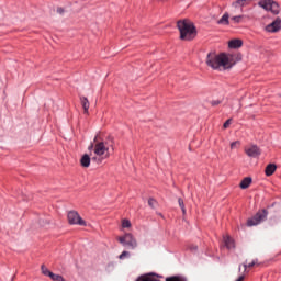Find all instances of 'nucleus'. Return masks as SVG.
I'll list each match as a JSON object with an SVG mask.
<instances>
[{"mask_svg": "<svg viewBox=\"0 0 281 281\" xmlns=\"http://www.w3.org/2000/svg\"><path fill=\"white\" fill-rule=\"evenodd\" d=\"M205 63L211 69L225 71V69H232L234 67V57L225 53L216 54L211 52L207 54Z\"/></svg>", "mask_w": 281, "mask_h": 281, "instance_id": "obj_1", "label": "nucleus"}, {"mask_svg": "<svg viewBox=\"0 0 281 281\" xmlns=\"http://www.w3.org/2000/svg\"><path fill=\"white\" fill-rule=\"evenodd\" d=\"M177 27L180 32L181 41H194V38H196V26H194L192 21L188 19L179 20L177 22Z\"/></svg>", "mask_w": 281, "mask_h": 281, "instance_id": "obj_2", "label": "nucleus"}, {"mask_svg": "<svg viewBox=\"0 0 281 281\" xmlns=\"http://www.w3.org/2000/svg\"><path fill=\"white\" fill-rule=\"evenodd\" d=\"M269 212L267 210L259 211L254 217L247 221L248 227H254L255 225H260L263 221H267Z\"/></svg>", "mask_w": 281, "mask_h": 281, "instance_id": "obj_3", "label": "nucleus"}, {"mask_svg": "<svg viewBox=\"0 0 281 281\" xmlns=\"http://www.w3.org/2000/svg\"><path fill=\"white\" fill-rule=\"evenodd\" d=\"M117 240L121 243V245H123V247H128V249H135L137 247V240L131 233L119 237Z\"/></svg>", "mask_w": 281, "mask_h": 281, "instance_id": "obj_4", "label": "nucleus"}, {"mask_svg": "<svg viewBox=\"0 0 281 281\" xmlns=\"http://www.w3.org/2000/svg\"><path fill=\"white\" fill-rule=\"evenodd\" d=\"M260 8L267 10L268 12H272V14H280V5L278 2L273 0H263L259 2Z\"/></svg>", "mask_w": 281, "mask_h": 281, "instance_id": "obj_5", "label": "nucleus"}, {"mask_svg": "<svg viewBox=\"0 0 281 281\" xmlns=\"http://www.w3.org/2000/svg\"><path fill=\"white\" fill-rule=\"evenodd\" d=\"M67 218L69 225H80L81 227H87V222H85V220H82L80 214H78L76 211H69Z\"/></svg>", "mask_w": 281, "mask_h": 281, "instance_id": "obj_6", "label": "nucleus"}, {"mask_svg": "<svg viewBox=\"0 0 281 281\" xmlns=\"http://www.w3.org/2000/svg\"><path fill=\"white\" fill-rule=\"evenodd\" d=\"M94 155H97V157H102V159H109V147L104 145V142L94 145Z\"/></svg>", "mask_w": 281, "mask_h": 281, "instance_id": "obj_7", "label": "nucleus"}, {"mask_svg": "<svg viewBox=\"0 0 281 281\" xmlns=\"http://www.w3.org/2000/svg\"><path fill=\"white\" fill-rule=\"evenodd\" d=\"M266 32H270L272 34H276V32H280L281 30V19L277 18L272 23L268 24L265 27Z\"/></svg>", "mask_w": 281, "mask_h": 281, "instance_id": "obj_8", "label": "nucleus"}, {"mask_svg": "<svg viewBox=\"0 0 281 281\" xmlns=\"http://www.w3.org/2000/svg\"><path fill=\"white\" fill-rule=\"evenodd\" d=\"M245 153H246V155H248V157L256 158V157H260L261 151L258 146L251 145V146L245 148Z\"/></svg>", "mask_w": 281, "mask_h": 281, "instance_id": "obj_9", "label": "nucleus"}, {"mask_svg": "<svg viewBox=\"0 0 281 281\" xmlns=\"http://www.w3.org/2000/svg\"><path fill=\"white\" fill-rule=\"evenodd\" d=\"M251 1L254 0H236L232 3V8H234L235 10H240V12H243V8L249 5Z\"/></svg>", "mask_w": 281, "mask_h": 281, "instance_id": "obj_10", "label": "nucleus"}, {"mask_svg": "<svg viewBox=\"0 0 281 281\" xmlns=\"http://www.w3.org/2000/svg\"><path fill=\"white\" fill-rule=\"evenodd\" d=\"M80 102H81V106L83 109V113L86 115H89V106H90L89 99H87V97H81Z\"/></svg>", "mask_w": 281, "mask_h": 281, "instance_id": "obj_11", "label": "nucleus"}, {"mask_svg": "<svg viewBox=\"0 0 281 281\" xmlns=\"http://www.w3.org/2000/svg\"><path fill=\"white\" fill-rule=\"evenodd\" d=\"M228 47L231 49H238V48L243 47V42L240 40H231L228 42Z\"/></svg>", "mask_w": 281, "mask_h": 281, "instance_id": "obj_12", "label": "nucleus"}, {"mask_svg": "<svg viewBox=\"0 0 281 281\" xmlns=\"http://www.w3.org/2000/svg\"><path fill=\"white\" fill-rule=\"evenodd\" d=\"M80 164L82 168H89V166H91V157L88 154L83 155L80 159Z\"/></svg>", "mask_w": 281, "mask_h": 281, "instance_id": "obj_13", "label": "nucleus"}, {"mask_svg": "<svg viewBox=\"0 0 281 281\" xmlns=\"http://www.w3.org/2000/svg\"><path fill=\"white\" fill-rule=\"evenodd\" d=\"M276 170H278V167L276 166V164H269L265 170L266 177H271V175H273Z\"/></svg>", "mask_w": 281, "mask_h": 281, "instance_id": "obj_14", "label": "nucleus"}, {"mask_svg": "<svg viewBox=\"0 0 281 281\" xmlns=\"http://www.w3.org/2000/svg\"><path fill=\"white\" fill-rule=\"evenodd\" d=\"M250 186H251V178L246 177L241 180L239 188H241V190H247V188H249Z\"/></svg>", "mask_w": 281, "mask_h": 281, "instance_id": "obj_15", "label": "nucleus"}, {"mask_svg": "<svg viewBox=\"0 0 281 281\" xmlns=\"http://www.w3.org/2000/svg\"><path fill=\"white\" fill-rule=\"evenodd\" d=\"M218 25H229V13H224L223 16L217 21Z\"/></svg>", "mask_w": 281, "mask_h": 281, "instance_id": "obj_16", "label": "nucleus"}, {"mask_svg": "<svg viewBox=\"0 0 281 281\" xmlns=\"http://www.w3.org/2000/svg\"><path fill=\"white\" fill-rule=\"evenodd\" d=\"M224 245L225 247H227L228 249H234V239H232V237L226 236L224 237Z\"/></svg>", "mask_w": 281, "mask_h": 281, "instance_id": "obj_17", "label": "nucleus"}, {"mask_svg": "<svg viewBox=\"0 0 281 281\" xmlns=\"http://www.w3.org/2000/svg\"><path fill=\"white\" fill-rule=\"evenodd\" d=\"M49 278L53 281H65V278H63V276L60 274H56V273H49Z\"/></svg>", "mask_w": 281, "mask_h": 281, "instance_id": "obj_18", "label": "nucleus"}, {"mask_svg": "<svg viewBox=\"0 0 281 281\" xmlns=\"http://www.w3.org/2000/svg\"><path fill=\"white\" fill-rule=\"evenodd\" d=\"M256 265H258V259L252 260V262L248 265L244 263V271H247V268L251 269V267H256Z\"/></svg>", "mask_w": 281, "mask_h": 281, "instance_id": "obj_19", "label": "nucleus"}, {"mask_svg": "<svg viewBox=\"0 0 281 281\" xmlns=\"http://www.w3.org/2000/svg\"><path fill=\"white\" fill-rule=\"evenodd\" d=\"M41 270H42V273L44 276H48V278H49V273H53L52 271H49V269H47V267H45V265H42Z\"/></svg>", "mask_w": 281, "mask_h": 281, "instance_id": "obj_20", "label": "nucleus"}, {"mask_svg": "<svg viewBox=\"0 0 281 281\" xmlns=\"http://www.w3.org/2000/svg\"><path fill=\"white\" fill-rule=\"evenodd\" d=\"M178 203L182 210V213L186 214V204L183 203V199L179 198Z\"/></svg>", "mask_w": 281, "mask_h": 281, "instance_id": "obj_21", "label": "nucleus"}, {"mask_svg": "<svg viewBox=\"0 0 281 281\" xmlns=\"http://www.w3.org/2000/svg\"><path fill=\"white\" fill-rule=\"evenodd\" d=\"M131 256V252L124 250L120 256L119 259L120 260H124V258H128Z\"/></svg>", "mask_w": 281, "mask_h": 281, "instance_id": "obj_22", "label": "nucleus"}, {"mask_svg": "<svg viewBox=\"0 0 281 281\" xmlns=\"http://www.w3.org/2000/svg\"><path fill=\"white\" fill-rule=\"evenodd\" d=\"M166 281H186V280L181 277H169L166 279Z\"/></svg>", "mask_w": 281, "mask_h": 281, "instance_id": "obj_23", "label": "nucleus"}, {"mask_svg": "<svg viewBox=\"0 0 281 281\" xmlns=\"http://www.w3.org/2000/svg\"><path fill=\"white\" fill-rule=\"evenodd\" d=\"M241 19H243V15H235L232 18V21H234V23H240Z\"/></svg>", "mask_w": 281, "mask_h": 281, "instance_id": "obj_24", "label": "nucleus"}, {"mask_svg": "<svg viewBox=\"0 0 281 281\" xmlns=\"http://www.w3.org/2000/svg\"><path fill=\"white\" fill-rule=\"evenodd\" d=\"M148 205H149V207H155L157 205V201H155V199L150 198L148 200Z\"/></svg>", "mask_w": 281, "mask_h": 281, "instance_id": "obj_25", "label": "nucleus"}, {"mask_svg": "<svg viewBox=\"0 0 281 281\" xmlns=\"http://www.w3.org/2000/svg\"><path fill=\"white\" fill-rule=\"evenodd\" d=\"M122 227H124V228L131 227V221H128V220H123V221H122Z\"/></svg>", "mask_w": 281, "mask_h": 281, "instance_id": "obj_26", "label": "nucleus"}, {"mask_svg": "<svg viewBox=\"0 0 281 281\" xmlns=\"http://www.w3.org/2000/svg\"><path fill=\"white\" fill-rule=\"evenodd\" d=\"M232 124V119H228L225 123H224V125H223V127L224 128H229V125Z\"/></svg>", "mask_w": 281, "mask_h": 281, "instance_id": "obj_27", "label": "nucleus"}, {"mask_svg": "<svg viewBox=\"0 0 281 281\" xmlns=\"http://www.w3.org/2000/svg\"><path fill=\"white\" fill-rule=\"evenodd\" d=\"M236 146H240V142H233L232 144H231V148L234 150V148H236Z\"/></svg>", "mask_w": 281, "mask_h": 281, "instance_id": "obj_28", "label": "nucleus"}, {"mask_svg": "<svg viewBox=\"0 0 281 281\" xmlns=\"http://www.w3.org/2000/svg\"><path fill=\"white\" fill-rule=\"evenodd\" d=\"M57 14H65V9L63 8H57Z\"/></svg>", "mask_w": 281, "mask_h": 281, "instance_id": "obj_29", "label": "nucleus"}, {"mask_svg": "<svg viewBox=\"0 0 281 281\" xmlns=\"http://www.w3.org/2000/svg\"><path fill=\"white\" fill-rule=\"evenodd\" d=\"M278 223H280V220H278V218H273L272 221H271V225L273 226V225H278Z\"/></svg>", "mask_w": 281, "mask_h": 281, "instance_id": "obj_30", "label": "nucleus"}, {"mask_svg": "<svg viewBox=\"0 0 281 281\" xmlns=\"http://www.w3.org/2000/svg\"><path fill=\"white\" fill-rule=\"evenodd\" d=\"M221 104V101H212V106H218Z\"/></svg>", "mask_w": 281, "mask_h": 281, "instance_id": "obj_31", "label": "nucleus"}, {"mask_svg": "<svg viewBox=\"0 0 281 281\" xmlns=\"http://www.w3.org/2000/svg\"><path fill=\"white\" fill-rule=\"evenodd\" d=\"M89 150H93V144L88 147Z\"/></svg>", "mask_w": 281, "mask_h": 281, "instance_id": "obj_32", "label": "nucleus"}, {"mask_svg": "<svg viewBox=\"0 0 281 281\" xmlns=\"http://www.w3.org/2000/svg\"><path fill=\"white\" fill-rule=\"evenodd\" d=\"M191 249L196 250V246H193V248H191Z\"/></svg>", "mask_w": 281, "mask_h": 281, "instance_id": "obj_33", "label": "nucleus"}, {"mask_svg": "<svg viewBox=\"0 0 281 281\" xmlns=\"http://www.w3.org/2000/svg\"><path fill=\"white\" fill-rule=\"evenodd\" d=\"M280 98H281V94H280Z\"/></svg>", "mask_w": 281, "mask_h": 281, "instance_id": "obj_34", "label": "nucleus"}]
</instances>
